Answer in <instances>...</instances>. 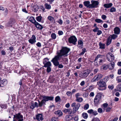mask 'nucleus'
Wrapping results in <instances>:
<instances>
[{
	"label": "nucleus",
	"mask_w": 121,
	"mask_h": 121,
	"mask_svg": "<svg viewBox=\"0 0 121 121\" xmlns=\"http://www.w3.org/2000/svg\"><path fill=\"white\" fill-rule=\"evenodd\" d=\"M70 50L69 48L66 47H62L61 49L57 52V54L52 59L51 61L56 66H58L60 68H62L64 66L61 64H60L58 61L60 60L62 56L66 57Z\"/></svg>",
	"instance_id": "obj_1"
},
{
	"label": "nucleus",
	"mask_w": 121,
	"mask_h": 121,
	"mask_svg": "<svg viewBox=\"0 0 121 121\" xmlns=\"http://www.w3.org/2000/svg\"><path fill=\"white\" fill-rule=\"evenodd\" d=\"M99 69H95L93 70L94 73V74H95L99 71Z\"/></svg>",
	"instance_id": "obj_53"
},
{
	"label": "nucleus",
	"mask_w": 121,
	"mask_h": 121,
	"mask_svg": "<svg viewBox=\"0 0 121 121\" xmlns=\"http://www.w3.org/2000/svg\"><path fill=\"white\" fill-rule=\"evenodd\" d=\"M59 120L58 117H53L52 118V121H57Z\"/></svg>",
	"instance_id": "obj_44"
},
{
	"label": "nucleus",
	"mask_w": 121,
	"mask_h": 121,
	"mask_svg": "<svg viewBox=\"0 0 121 121\" xmlns=\"http://www.w3.org/2000/svg\"><path fill=\"white\" fill-rule=\"evenodd\" d=\"M1 85H2L3 87L7 83V80L5 79H4L0 81V82Z\"/></svg>",
	"instance_id": "obj_23"
},
{
	"label": "nucleus",
	"mask_w": 121,
	"mask_h": 121,
	"mask_svg": "<svg viewBox=\"0 0 121 121\" xmlns=\"http://www.w3.org/2000/svg\"><path fill=\"white\" fill-rule=\"evenodd\" d=\"M37 46L39 47H40L41 46V43L39 42H38L36 44Z\"/></svg>",
	"instance_id": "obj_64"
},
{
	"label": "nucleus",
	"mask_w": 121,
	"mask_h": 121,
	"mask_svg": "<svg viewBox=\"0 0 121 121\" xmlns=\"http://www.w3.org/2000/svg\"><path fill=\"white\" fill-rule=\"evenodd\" d=\"M116 11V9L115 8L113 7L111 8L110 9V12H115Z\"/></svg>",
	"instance_id": "obj_46"
},
{
	"label": "nucleus",
	"mask_w": 121,
	"mask_h": 121,
	"mask_svg": "<svg viewBox=\"0 0 121 121\" xmlns=\"http://www.w3.org/2000/svg\"><path fill=\"white\" fill-rule=\"evenodd\" d=\"M58 34L59 35H61L63 34V31L61 30H59L58 31Z\"/></svg>",
	"instance_id": "obj_56"
},
{
	"label": "nucleus",
	"mask_w": 121,
	"mask_h": 121,
	"mask_svg": "<svg viewBox=\"0 0 121 121\" xmlns=\"http://www.w3.org/2000/svg\"><path fill=\"white\" fill-rule=\"evenodd\" d=\"M49 59L47 58H45L43 60V63L44 64L49 62Z\"/></svg>",
	"instance_id": "obj_45"
},
{
	"label": "nucleus",
	"mask_w": 121,
	"mask_h": 121,
	"mask_svg": "<svg viewBox=\"0 0 121 121\" xmlns=\"http://www.w3.org/2000/svg\"><path fill=\"white\" fill-rule=\"evenodd\" d=\"M77 39L76 37L74 35L71 36L68 39V41L69 43H72L74 45L76 44Z\"/></svg>",
	"instance_id": "obj_6"
},
{
	"label": "nucleus",
	"mask_w": 121,
	"mask_h": 121,
	"mask_svg": "<svg viewBox=\"0 0 121 121\" xmlns=\"http://www.w3.org/2000/svg\"><path fill=\"white\" fill-rule=\"evenodd\" d=\"M97 32V34L98 35H99L102 33V31L100 30H98Z\"/></svg>",
	"instance_id": "obj_54"
},
{
	"label": "nucleus",
	"mask_w": 121,
	"mask_h": 121,
	"mask_svg": "<svg viewBox=\"0 0 121 121\" xmlns=\"http://www.w3.org/2000/svg\"><path fill=\"white\" fill-rule=\"evenodd\" d=\"M54 113L56 114L57 115H58L60 116L62 115V113L60 110H59L54 112Z\"/></svg>",
	"instance_id": "obj_26"
},
{
	"label": "nucleus",
	"mask_w": 121,
	"mask_h": 121,
	"mask_svg": "<svg viewBox=\"0 0 121 121\" xmlns=\"http://www.w3.org/2000/svg\"><path fill=\"white\" fill-rule=\"evenodd\" d=\"M106 57L107 59L110 62L113 60L114 59V57L113 55L110 52L107 54Z\"/></svg>",
	"instance_id": "obj_9"
},
{
	"label": "nucleus",
	"mask_w": 121,
	"mask_h": 121,
	"mask_svg": "<svg viewBox=\"0 0 121 121\" xmlns=\"http://www.w3.org/2000/svg\"><path fill=\"white\" fill-rule=\"evenodd\" d=\"M90 2L89 1H85L83 2L84 5L87 8H91V4H90Z\"/></svg>",
	"instance_id": "obj_17"
},
{
	"label": "nucleus",
	"mask_w": 121,
	"mask_h": 121,
	"mask_svg": "<svg viewBox=\"0 0 121 121\" xmlns=\"http://www.w3.org/2000/svg\"><path fill=\"white\" fill-rule=\"evenodd\" d=\"M89 107V105L88 104H86L84 106V109L85 110H87L88 109Z\"/></svg>",
	"instance_id": "obj_47"
},
{
	"label": "nucleus",
	"mask_w": 121,
	"mask_h": 121,
	"mask_svg": "<svg viewBox=\"0 0 121 121\" xmlns=\"http://www.w3.org/2000/svg\"><path fill=\"white\" fill-rule=\"evenodd\" d=\"M34 24L35 26L38 29L41 30L43 28V27L42 25H40L36 21L35 22Z\"/></svg>",
	"instance_id": "obj_15"
},
{
	"label": "nucleus",
	"mask_w": 121,
	"mask_h": 121,
	"mask_svg": "<svg viewBox=\"0 0 121 121\" xmlns=\"http://www.w3.org/2000/svg\"><path fill=\"white\" fill-rule=\"evenodd\" d=\"M88 95V93H84L83 95V96L84 97L87 98Z\"/></svg>",
	"instance_id": "obj_48"
},
{
	"label": "nucleus",
	"mask_w": 121,
	"mask_h": 121,
	"mask_svg": "<svg viewBox=\"0 0 121 121\" xmlns=\"http://www.w3.org/2000/svg\"><path fill=\"white\" fill-rule=\"evenodd\" d=\"M52 38L53 39H55L56 38V35L54 33H52L51 35Z\"/></svg>",
	"instance_id": "obj_40"
},
{
	"label": "nucleus",
	"mask_w": 121,
	"mask_h": 121,
	"mask_svg": "<svg viewBox=\"0 0 121 121\" xmlns=\"http://www.w3.org/2000/svg\"><path fill=\"white\" fill-rule=\"evenodd\" d=\"M91 8H97L98 7L99 2L97 1H91Z\"/></svg>",
	"instance_id": "obj_10"
},
{
	"label": "nucleus",
	"mask_w": 121,
	"mask_h": 121,
	"mask_svg": "<svg viewBox=\"0 0 121 121\" xmlns=\"http://www.w3.org/2000/svg\"><path fill=\"white\" fill-rule=\"evenodd\" d=\"M1 53L2 55H4L6 54V53L3 50L1 51Z\"/></svg>",
	"instance_id": "obj_60"
},
{
	"label": "nucleus",
	"mask_w": 121,
	"mask_h": 121,
	"mask_svg": "<svg viewBox=\"0 0 121 121\" xmlns=\"http://www.w3.org/2000/svg\"><path fill=\"white\" fill-rule=\"evenodd\" d=\"M14 19L13 18L10 19L9 21L7 22L6 24V25L7 26H12L13 25L14 23Z\"/></svg>",
	"instance_id": "obj_12"
},
{
	"label": "nucleus",
	"mask_w": 121,
	"mask_h": 121,
	"mask_svg": "<svg viewBox=\"0 0 121 121\" xmlns=\"http://www.w3.org/2000/svg\"><path fill=\"white\" fill-rule=\"evenodd\" d=\"M66 94L68 96H70V95H72V93L71 91H68L66 93Z\"/></svg>",
	"instance_id": "obj_49"
},
{
	"label": "nucleus",
	"mask_w": 121,
	"mask_h": 121,
	"mask_svg": "<svg viewBox=\"0 0 121 121\" xmlns=\"http://www.w3.org/2000/svg\"><path fill=\"white\" fill-rule=\"evenodd\" d=\"M78 66H77L76 67V68L77 69H79L81 66V64H78Z\"/></svg>",
	"instance_id": "obj_61"
},
{
	"label": "nucleus",
	"mask_w": 121,
	"mask_h": 121,
	"mask_svg": "<svg viewBox=\"0 0 121 121\" xmlns=\"http://www.w3.org/2000/svg\"><path fill=\"white\" fill-rule=\"evenodd\" d=\"M0 106L2 109H6L7 108V105L6 104H0Z\"/></svg>",
	"instance_id": "obj_32"
},
{
	"label": "nucleus",
	"mask_w": 121,
	"mask_h": 121,
	"mask_svg": "<svg viewBox=\"0 0 121 121\" xmlns=\"http://www.w3.org/2000/svg\"><path fill=\"white\" fill-rule=\"evenodd\" d=\"M43 99L40 101L39 100H38V107H41L43 105L45 104V103L46 101L49 100H52L54 99V97L52 96H47L44 95L41 96Z\"/></svg>",
	"instance_id": "obj_2"
},
{
	"label": "nucleus",
	"mask_w": 121,
	"mask_h": 121,
	"mask_svg": "<svg viewBox=\"0 0 121 121\" xmlns=\"http://www.w3.org/2000/svg\"><path fill=\"white\" fill-rule=\"evenodd\" d=\"M45 8L48 9H49L51 8V6L47 3H46L45 4Z\"/></svg>",
	"instance_id": "obj_35"
},
{
	"label": "nucleus",
	"mask_w": 121,
	"mask_h": 121,
	"mask_svg": "<svg viewBox=\"0 0 121 121\" xmlns=\"http://www.w3.org/2000/svg\"><path fill=\"white\" fill-rule=\"evenodd\" d=\"M114 31L115 34L118 35L120 33V29L118 27H116L114 28Z\"/></svg>",
	"instance_id": "obj_16"
},
{
	"label": "nucleus",
	"mask_w": 121,
	"mask_h": 121,
	"mask_svg": "<svg viewBox=\"0 0 121 121\" xmlns=\"http://www.w3.org/2000/svg\"><path fill=\"white\" fill-rule=\"evenodd\" d=\"M105 44L102 43L101 42L99 43V46L100 48L104 49L105 48Z\"/></svg>",
	"instance_id": "obj_30"
},
{
	"label": "nucleus",
	"mask_w": 121,
	"mask_h": 121,
	"mask_svg": "<svg viewBox=\"0 0 121 121\" xmlns=\"http://www.w3.org/2000/svg\"><path fill=\"white\" fill-rule=\"evenodd\" d=\"M117 88L118 91H121V84H119L117 85Z\"/></svg>",
	"instance_id": "obj_43"
},
{
	"label": "nucleus",
	"mask_w": 121,
	"mask_h": 121,
	"mask_svg": "<svg viewBox=\"0 0 121 121\" xmlns=\"http://www.w3.org/2000/svg\"><path fill=\"white\" fill-rule=\"evenodd\" d=\"M103 76V75L102 74L100 73H98L92 80L91 81L93 82H96L101 78Z\"/></svg>",
	"instance_id": "obj_8"
},
{
	"label": "nucleus",
	"mask_w": 121,
	"mask_h": 121,
	"mask_svg": "<svg viewBox=\"0 0 121 121\" xmlns=\"http://www.w3.org/2000/svg\"><path fill=\"white\" fill-rule=\"evenodd\" d=\"M82 117L84 119H86L88 118V115L86 113L84 112L82 114Z\"/></svg>",
	"instance_id": "obj_33"
},
{
	"label": "nucleus",
	"mask_w": 121,
	"mask_h": 121,
	"mask_svg": "<svg viewBox=\"0 0 121 121\" xmlns=\"http://www.w3.org/2000/svg\"><path fill=\"white\" fill-rule=\"evenodd\" d=\"M93 110L92 109L88 110L87 111V112L90 114H92Z\"/></svg>",
	"instance_id": "obj_57"
},
{
	"label": "nucleus",
	"mask_w": 121,
	"mask_h": 121,
	"mask_svg": "<svg viewBox=\"0 0 121 121\" xmlns=\"http://www.w3.org/2000/svg\"><path fill=\"white\" fill-rule=\"evenodd\" d=\"M90 73L88 70H85L81 72L79 74V76L82 78H84L87 77Z\"/></svg>",
	"instance_id": "obj_5"
},
{
	"label": "nucleus",
	"mask_w": 121,
	"mask_h": 121,
	"mask_svg": "<svg viewBox=\"0 0 121 121\" xmlns=\"http://www.w3.org/2000/svg\"><path fill=\"white\" fill-rule=\"evenodd\" d=\"M111 109V108L109 107L106 110V112H109Z\"/></svg>",
	"instance_id": "obj_62"
},
{
	"label": "nucleus",
	"mask_w": 121,
	"mask_h": 121,
	"mask_svg": "<svg viewBox=\"0 0 121 121\" xmlns=\"http://www.w3.org/2000/svg\"><path fill=\"white\" fill-rule=\"evenodd\" d=\"M83 101V99L81 97H78L76 98V101L78 102H81Z\"/></svg>",
	"instance_id": "obj_36"
},
{
	"label": "nucleus",
	"mask_w": 121,
	"mask_h": 121,
	"mask_svg": "<svg viewBox=\"0 0 121 121\" xmlns=\"http://www.w3.org/2000/svg\"><path fill=\"white\" fill-rule=\"evenodd\" d=\"M116 80L118 83L121 82V76L117 77L116 78Z\"/></svg>",
	"instance_id": "obj_41"
},
{
	"label": "nucleus",
	"mask_w": 121,
	"mask_h": 121,
	"mask_svg": "<svg viewBox=\"0 0 121 121\" xmlns=\"http://www.w3.org/2000/svg\"><path fill=\"white\" fill-rule=\"evenodd\" d=\"M112 5V4L111 3L108 4H105L104 5V6L106 8H108L111 7Z\"/></svg>",
	"instance_id": "obj_24"
},
{
	"label": "nucleus",
	"mask_w": 121,
	"mask_h": 121,
	"mask_svg": "<svg viewBox=\"0 0 121 121\" xmlns=\"http://www.w3.org/2000/svg\"><path fill=\"white\" fill-rule=\"evenodd\" d=\"M13 121H23V116L21 115L20 113L16 114L13 115Z\"/></svg>",
	"instance_id": "obj_4"
},
{
	"label": "nucleus",
	"mask_w": 121,
	"mask_h": 121,
	"mask_svg": "<svg viewBox=\"0 0 121 121\" xmlns=\"http://www.w3.org/2000/svg\"><path fill=\"white\" fill-rule=\"evenodd\" d=\"M102 18L104 20H105L107 18L106 16L104 15H102L101 16Z\"/></svg>",
	"instance_id": "obj_55"
},
{
	"label": "nucleus",
	"mask_w": 121,
	"mask_h": 121,
	"mask_svg": "<svg viewBox=\"0 0 121 121\" xmlns=\"http://www.w3.org/2000/svg\"><path fill=\"white\" fill-rule=\"evenodd\" d=\"M42 17L41 16H39L37 17L36 19V20L38 22H40L41 20Z\"/></svg>",
	"instance_id": "obj_38"
},
{
	"label": "nucleus",
	"mask_w": 121,
	"mask_h": 121,
	"mask_svg": "<svg viewBox=\"0 0 121 121\" xmlns=\"http://www.w3.org/2000/svg\"><path fill=\"white\" fill-rule=\"evenodd\" d=\"M58 21V23L60 25H61L63 23V21L61 19H59Z\"/></svg>",
	"instance_id": "obj_63"
},
{
	"label": "nucleus",
	"mask_w": 121,
	"mask_h": 121,
	"mask_svg": "<svg viewBox=\"0 0 121 121\" xmlns=\"http://www.w3.org/2000/svg\"><path fill=\"white\" fill-rule=\"evenodd\" d=\"M102 56L100 54H99L97 55L95 57L94 60V62H95V65H98L97 64V63L96 61V60H98L99 58H101L102 57Z\"/></svg>",
	"instance_id": "obj_21"
},
{
	"label": "nucleus",
	"mask_w": 121,
	"mask_h": 121,
	"mask_svg": "<svg viewBox=\"0 0 121 121\" xmlns=\"http://www.w3.org/2000/svg\"><path fill=\"white\" fill-rule=\"evenodd\" d=\"M97 84L100 87L99 88V89L100 90H105L106 88V83L103 80H100L99 81L97 82Z\"/></svg>",
	"instance_id": "obj_3"
},
{
	"label": "nucleus",
	"mask_w": 121,
	"mask_h": 121,
	"mask_svg": "<svg viewBox=\"0 0 121 121\" xmlns=\"http://www.w3.org/2000/svg\"><path fill=\"white\" fill-rule=\"evenodd\" d=\"M29 42L31 44H33L35 43L36 41V37L34 35H32L31 38L29 40Z\"/></svg>",
	"instance_id": "obj_11"
},
{
	"label": "nucleus",
	"mask_w": 121,
	"mask_h": 121,
	"mask_svg": "<svg viewBox=\"0 0 121 121\" xmlns=\"http://www.w3.org/2000/svg\"><path fill=\"white\" fill-rule=\"evenodd\" d=\"M102 94L101 93H98L96 95L94 100V102L95 104H98L99 103L102 97Z\"/></svg>",
	"instance_id": "obj_7"
},
{
	"label": "nucleus",
	"mask_w": 121,
	"mask_h": 121,
	"mask_svg": "<svg viewBox=\"0 0 121 121\" xmlns=\"http://www.w3.org/2000/svg\"><path fill=\"white\" fill-rule=\"evenodd\" d=\"M29 21L34 24L36 21L34 17L31 16L28 19Z\"/></svg>",
	"instance_id": "obj_22"
},
{
	"label": "nucleus",
	"mask_w": 121,
	"mask_h": 121,
	"mask_svg": "<svg viewBox=\"0 0 121 121\" xmlns=\"http://www.w3.org/2000/svg\"><path fill=\"white\" fill-rule=\"evenodd\" d=\"M95 21L98 23H101L103 22V21L102 20L99 19H96L95 20Z\"/></svg>",
	"instance_id": "obj_42"
},
{
	"label": "nucleus",
	"mask_w": 121,
	"mask_h": 121,
	"mask_svg": "<svg viewBox=\"0 0 121 121\" xmlns=\"http://www.w3.org/2000/svg\"><path fill=\"white\" fill-rule=\"evenodd\" d=\"M111 65H109L110 66L109 69L110 70H112L113 69L114 67V63L113 62H111L110 63Z\"/></svg>",
	"instance_id": "obj_28"
},
{
	"label": "nucleus",
	"mask_w": 121,
	"mask_h": 121,
	"mask_svg": "<svg viewBox=\"0 0 121 121\" xmlns=\"http://www.w3.org/2000/svg\"><path fill=\"white\" fill-rule=\"evenodd\" d=\"M112 40L109 36L107 38L106 40V45L107 46L109 45L111 43Z\"/></svg>",
	"instance_id": "obj_20"
},
{
	"label": "nucleus",
	"mask_w": 121,
	"mask_h": 121,
	"mask_svg": "<svg viewBox=\"0 0 121 121\" xmlns=\"http://www.w3.org/2000/svg\"><path fill=\"white\" fill-rule=\"evenodd\" d=\"M80 106V104L79 103H78L73 108V113H75L78 110Z\"/></svg>",
	"instance_id": "obj_13"
},
{
	"label": "nucleus",
	"mask_w": 121,
	"mask_h": 121,
	"mask_svg": "<svg viewBox=\"0 0 121 121\" xmlns=\"http://www.w3.org/2000/svg\"><path fill=\"white\" fill-rule=\"evenodd\" d=\"M110 37V38L112 39H116L117 37V35L115 34H113L112 35H110L109 36Z\"/></svg>",
	"instance_id": "obj_29"
},
{
	"label": "nucleus",
	"mask_w": 121,
	"mask_h": 121,
	"mask_svg": "<svg viewBox=\"0 0 121 121\" xmlns=\"http://www.w3.org/2000/svg\"><path fill=\"white\" fill-rule=\"evenodd\" d=\"M44 67H51V64L50 62L49 61L44 64Z\"/></svg>",
	"instance_id": "obj_27"
},
{
	"label": "nucleus",
	"mask_w": 121,
	"mask_h": 121,
	"mask_svg": "<svg viewBox=\"0 0 121 121\" xmlns=\"http://www.w3.org/2000/svg\"><path fill=\"white\" fill-rule=\"evenodd\" d=\"M99 29V28H98L97 27H95V28L93 30V31L94 32H97Z\"/></svg>",
	"instance_id": "obj_52"
},
{
	"label": "nucleus",
	"mask_w": 121,
	"mask_h": 121,
	"mask_svg": "<svg viewBox=\"0 0 121 121\" xmlns=\"http://www.w3.org/2000/svg\"><path fill=\"white\" fill-rule=\"evenodd\" d=\"M48 18L49 20L51 22H54V23H55V21L54 20V18L52 16H48Z\"/></svg>",
	"instance_id": "obj_31"
},
{
	"label": "nucleus",
	"mask_w": 121,
	"mask_h": 121,
	"mask_svg": "<svg viewBox=\"0 0 121 121\" xmlns=\"http://www.w3.org/2000/svg\"><path fill=\"white\" fill-rule=\"evenodd\" d=\"M55 101L56 102H58L60 101L61 99L59 96H57L55 98Z\"/></svg>",
	"instance_id": "obj_34"
},
{
	"label": "nucleus",
	"mask_w": 121,
	"mask_h": 121,
	"mask_svg": "<svg viewBox=\"0 0 121 121\" xmlns=\"http://www.w3.org/2000/svg\"><path fill=\"white\" fill-rule=\"evenodd\" d=\"M102 109L101 108H99L98 109V111L99 113H101L102 112Z\"/></svg>",
	"instance_id": "obj_59"
},
{
	"label": "nucleus",
	"mask_w": 121,
	"mask_h": 121,
	"mask_svg": "<svg viewBox=\"0 0 121 121\" xmlns=\"http://www.w3.org/2000/svg\"><path fill=\"white\" fill-rule=\"evenodd\" d=\"M108 105V104L107 103H104L102 104V106H103V107H102V108L104 110V111L105 110V108H107Z\"/></svg>",
	"instance_id": "obj_37"
},
{
	"label": "nucleus",
	"mask_w": 121,
	"mask_h": 121,
	"mask_svg": "<svg viewBox=\"0 0 121 121\" xmlns=\"http://www.w3.org/2000/svg\"><path fill=\"white\" fill-rule=\"evenodd\" d=\"M38 104L36 102L34 103L33 101H32L31 103L30 108L32 109H33L35 107L38 108Z\"/></svg>",
	"instance_id": "obj_14"
},
{
	"label": "nucleus",
	"mask_w": 121,
	"mask_h": 121,
	"mask_svg": "<svg viewBox=\"0 0 121 121\" xmlns=\"http://www.w3.org/2000/svg\"><path fill=\"white\" fill-rule=\"evenodd\" d=\"M51 68L50 67H47V70L48 73H49L51 71Z\"/></svg>",
	"instance_id": "obj_51"
},
{
	"label": "nucleus",
	"mask_w": 121,
	"mask_h": 121,
	"mask_svg": "<svg viewBox=\"0 0 121 121\" xmlns=\"http://www.w3.org/2000/svg\"><path fill=\"white\" fill-rule=\"evenodd\" d=\"M78 45H80V46H78V47H80L81 48H82L83 46V42L82 40H79L78 41Z\"/></svg>",
	"instance_id": "obj_25"
},
{
	"label": "nucleus",
	"mask_w": 121,
	"mask_h": 121,
	"mask_svg": "<svg viewBox=\"0 0 121 121\" xmlns=\"http://www.w3.org/2000/svg\"><path fill=\"white\" fill-rule=\"evenodd\" d=\"M91 121H100V120L98 118L96 117L94 118Z\"/></svg>",
	"instance_id": "obj_50"
},
{
	"label": "nucleus",
	"mask_w": 121,
	"mask_h": 121,
	"mask_svg": "<svg viewBox=\"0 0 121 121\" xmlns=\"http://www.w3.org/2000/svg\"><path fill=\"white\" fill-rule=\"evenodd\" d=\"M103 69L104 70H106L108 68L109 69V67L110 66L109 65H104L103 66Z\"/></svg>",
	"instance_id": "obj_39"
},
{
	"label": "nucleus",
	"mask_w": 121,
	"mask_h": 121,
	"mask_svg": "<svg viewBox=\"0 0 121 121\" xmlns=\"http://www.w3.org/2000/svg\"><path fill=\"white\" fill-rule=\"evenodd\" d=\"M9 113L10 115H12L13 114V110H9Z\"/></svg>",
	"instance_id": "obj_58"
},
{
	"label": "nucleus",
	"mask_w": 121,
	"mask_h": 121,
	"mask_svg": "<svg viewBox=\"0 0 121 121\" xmlns=\"http://www.w3.org/2000/svg\"><path fill=\"white\" fill-rule=\"evenodd\" d=\"M63 112L65 113H68L69 114H71L72 113V110L70 109H65L63 110Z\"/></svg>",
	"instance_id": "obj_18"
},
{
	"label": "nucleus",
	"mask_w": 121,
	"mask_h": 121,
	"mask_svg": "<svg viewBox=\"0 0 121 121\" xmlns=\"http://www.w3.org/2000/svg\"><path fill=\"white\" fill-rule=\"evenodd\" d=\"M36 119L39 121L43 120L42 115L41 114H39L36 116Z\"/></svg>",
	"instance_id": "obj_19"
}]
</instances>
